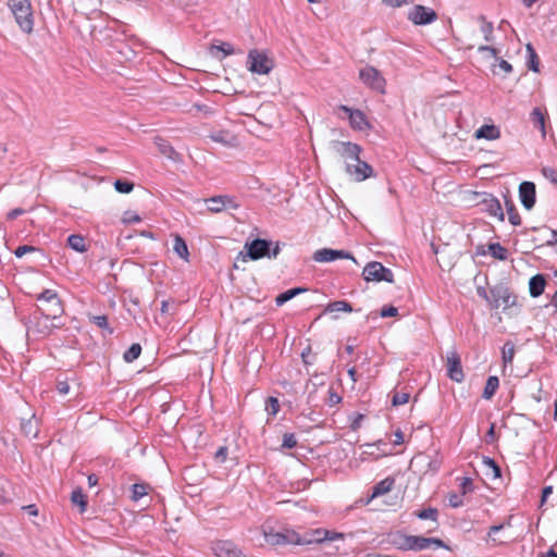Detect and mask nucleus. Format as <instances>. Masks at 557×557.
<instances>
[{"mask_svg": "<svg viewBox=\"0 0 557 557\" xmlns=\"http://www.w3.org/2000/svg\"><path fill=\"white\" fill-rule=\"evenodd\" d=\"M515 352H516L515 345L510 342L505 343L503 350H502V359L504 362V367H506L507 364H510L512 362Z\"/></svg>", "mask_w": 557, "mask_h": 557, "instance_id": "c9c22d12", "label": "nucleus"}, {"mask_svg": "<svg viewBox=\"0 0 557 557\" xmlns=\"http://www.w3.org/2000/svg\"><path fill=\"white\" fill-rule=\"evenodd\" d=\"M483 466L485 468V475L492 480L500 478L502 471L499 466L495 462L494 459L490 457H484Z\"/></svg>", "mask_w": 557, "mask_h": 557, "instance_id": "cd10ccee", "label": "nucleus"}, {"mask_svg": "<svg viewBox=\"0 0 557 557\" xmlns=\"http://www.w3.org/2000/svg\"><path fill=\"white\" fill-rule=\"evenodd\" d=\"M411 536L412 535H406V534L397 533L393 537L392 543L395 546H397L399 549L411 550Z\"/></svg>", "mask_w": 557, "mask_h": 557, "instance_id": "7c9ffc66", "label": "nucleus"}, {"mask_svg": "<svg viewBox=\"0 0 557 557\" xmlns=\"http://www.w3.org/2000/svg\"><path fill=\"white\" fill-rule=\"evenodd\" d=\"M546 281L544 275L536 274L529 281V292L532 297H539L544 293Z\"/></svg>", "mask_w": 557, "mask_h": 557, "instance_id": "5701e85b", "label": "nucleus"}, {"mask_svg": "<svg viewBox=\"0 0 557 557\" xmlns=\"http://www.w3.org/2000/svg\"><path fill=\"white\" fill-rule=\"evenodd\" d=\"M326 404L330 407H334L342 401V396L335 391L334 387H330L327 391Z\"/></svg>", "mask_w": 557, "mask_h": 557, "instance_id": "a18cd8bd", "label": "nucleus"}, {"mask_svg": "<svg viewBox=\"0 0 557 557\" xmlns=\"http://www.w3.org/2000/svg\"><path fill=\"white\" fill-rule=\"evenodd\" d=\"M540 231L543 233V239L547 246H557V231L548 227H542Z\"/></svg>", "mask_w": 557, "mask_h": 557, "instance_id": "58836bf2", "label": "nucleus"}, {"mask_svg": "<svg viewBox=\"0 0 557 557\" xmlns=\"http://www.w3.org/2000/svg\"><path fill=\"white\" fill-rule=\"evenodd\" d=\"M498 386H499L498 377L497 376H490L487 379L485 387H484L483 397L485 399H491L495 395Z\"/></svg>", "mask_w": 557, "mask_h": 557, "instance_id": "c756f323", "label": "nucleus"}, {"mask_svg": "<svg viewBox=\"0 0 557 557\" xmlns=\"http://www.w3.org/2000/svg\"><path fill=\"white\" fill-rule=\"evenodd\" d=\"M382 2L386 7L396 9V8H400L403 5H406V4L410 3V2H412V0H382Z\"/></svg>", "mask_w": 557, "mask_h": 557, "instance_id": "13d9d810", "label": "nucleus"}, {"mask_svg": "<svg viewBox=\"0 0 557 557\" xmlns=\"http://www.w3.org/2000/svg\"><path fill=\"white\" fill-rule=\"evenodd\" d=\"M67 245L73 250L81 253L86 252L88 250V245L86 244L85 237L79 234L70 235L67 238Z\"/></svg>", "mask_w": 557, "mask_h": 557, "instance_id": "bb28decb", "label": "nucleus"}, {"mask_svg": "<svg viewBox=\"0 0 557 557\" xmlns=\"http://www.w3.org/2000/svg\"><path fill=\"white\" fill-rule=\"evenodd\" d=\"M71 500L74 505H77L81 512H84L87 508V498L81 488L72 492Z\"/></svg>", "mask_w": 557, "mask_h": 557, "instance_id": "f704fd0d", "label": "nucleus"}, {"mask_svg": "<svg viewBox=\"0 0 557 557\" xmlns=\"http://www.w3.org/2000/svg\"><path fill=\"white\" fill-rule=\"evenodd\" d=\"M410 394L406 392H395L392 397V405L397 407L405 405L409 401Z\"/></svg>", "mask_w": 557, "mask_h": 557, "instance_id": "c03bdc74", "label": "nucleus"}, {"mask_svg": "<svg viewBox=\"0 0 557 557\" xmlns=\"http://www.w3.org/2000/svg\"><path fill=\"white\" fill-rule=\"evenodd\" d=\"M475 203L481 207V211L495 218L499 222H504L505 214L499 200L487 193H474Z\"/></svg>", "mask_w": 557, "mask_h": 557, "instance_id": "7ed1b4c3", "label": "nucleus"}, {"mask_svg": "<svg viewBox=\"0 0 557 557\" xmlns=\"http://www.w3.org/2000/svg\"><path fill=\"white\" fill-rule=\"evenodd\" d=\"M447 374L450 380L460 383L465 379L460 357L456 351L447 356Z\"/></svg>", "mask_w": 557, "mask_h": 557, "instance_id": "4468645a", "label": "nucleus"}, {"mask_svg": "<svg viewBox=\"0 0 557 557\" xmlns=\"http://www.w3.org/2000/svg\"><path fill=\"white\" fill-rule=\"evenodd\" d=\"M380 315L382 318H389V317H397L398 315V309L394 306L383 307L381 309Z\"/></svg>", "mask_w": 557, "mask_h": 557, "instance_id": "4d7b16f0", "label": "nucleus"}, {"mask_svg": "<svg viewBox=\"0 0 557 557\" xmlns=\"http://www.w3.org/2000/svg\"><path fill=\"white\" fill-rule=\"evenodd\" d=\"M343 539H344L343 533L324 531V540L335 541V540H343Z\"/></svg>", "mask_w": 557, "mask_h": 557, "instance_id": "680f3d73", "label": "nucleus"}, {"mask_svg": "<svg viewBox=\"0 0 557 557\" xmlns=\"http://www.w3.org/2000/svg\"><path fill=\"white\" fill-rule=\"evenodd\" d=\"M141 352V347L139 344H133L125 352H124V360L126 362H133L136 360Z\"/></svg>", "mask_w": 557, "mask_h": 557, "instance_id": "ea45409f", "label": "nucleus"}, {"mask_svg": "<svg viewBox=\"0 0 557 557\" xmlns=\"http://www.w3.org/2000/svg\"><path fill=\"white\" fill-rule=\"evenodd\" d=\"M482 25H481V32L484 35V39L486 41H490L492 39L493 34V24L491 22L485 21L483 16L480 18Z\"/></svg>", "mask_w": 557, "mask_h": 557, "instance_id": "de8ad7c7", "label": "nucleus"}, {"mask_svg": "<svg viewBox=\"0 0 557 557\" xmlns=\"http://www.w3.org/2000/svg\"><path fill=\"white\" fill-rule=\"evenodd\" d=\"M149 486L144 483H136L132 486V499L137 502L148 494Z\"/></svg>", "mask_w": 557, "mask_h": 557, "instance_id": "4c0bfd02", "label": "nucleus"}, {"mask_svg": "<svg viewBox=\"0 0 557 557\" xmlns=\"http://www.w3.org/2000/svg\"><path fill=\"white\" fill-rule=\"evenodd\" d=\"M36 248L34 246H28V245H24V246H18L15 251H14V255L17 257V258H22L23 256H25L26 253L28 252H33L35 251Z\"/></svg>", "mask_w": 557, "mask_h": 557, "instance_id": "bf43d9fd", "label": "nucleus"}, {"mask_svg": "<svg viewBox=\"0 0 557 557\" xmlns=\"http://www.w3.org/2000/svg\"><path fill=\"white\" fill-rule=\"evenodd\" d=\"M527 52V66L530 71L534 73H540L541 61L540 58L531 44L525 46Z\"/></svg>", "mask_w": 557, "mask_h": 557, "instance_id": "393cba45", "label": "nucleus"}, {"mask_svg": "<svg viewBox=\"0 0 557 557\" xmlns=\"http://www.w3.org/2000/svg\"><path fill=\"white\" fill-rule=\"evenodd\" d=\"M506 208L508 221L510 222V224H512L513 226H519L522 220L515 205L511 201H506Z\"/></svg>", "mask_w": 557, "mask_h": 557, "instance_id": "72a5a7b5", "label": "nucleus"}, {"mask_svg": "<svg viewBox=\"0 0 557 557\" xmlns=\"http://www.w3.org/2000/svg\"><path fill=\"white\" fill-rule=\"evenodd\" d=\"M339 109L348 115L350 126L354 129L364 131L367 128H370V124L367 120V116L362 111L352 110L346 106H341Z\"/></svg>", "mask_w": 557, "mask_h": 557, "instance_id": "2eb2a0df", "label": "nucleus"}, {"mask_svg": "<svg viewBox=\"0 0 557 557\" xmlns=\"http://www.w3.org/2000/svg\"><path fill=\"white\" fill-rule=\"evenodd\" d=\"M216 557H246L243 552L232 542L221 541L214 546Z\"/></svg>", "mask_w": 557, "mask_h": 557, "instance_id": "6ab92c4d", "label": "nucleus"}, {"mask_svg": "<svg viewBox=\"0 0 557 557\" xmlns=\"http://www.w3.org/2000/svg\"><path fill=\"white\" fill-rule=\"evenodd\" d=\"M210 50L211 51H213V50L222 51L225 57L234 53V49H233L232 45L228 42H222L221 45H212Z\"/></svg>", "mask_w": 557, "mask_h": 557, "instance_id": "864d4df0", "label": "nucleus"}, {"mask_svg": "<svg viewBox=\"0 0 557 557\" xmlns=\"http://www.w3.org/2000/svg\"><path fill=\"white\" fill-rule=\"evenodd\" d=\"M542 174L547 181L557 186V171L554 168L544 166Z\"/></svg>", "mask_w": 557, "mask_h": 557, "instance_id": "8fccbe9b", "label": "nucleus"}, {"mask_svg": "<svg viewBox=\"0 0 557 557\" xmlns=\"http://www.w3.org/2000/svg\"><path fill=\"white\" fill-rule=\"evenodd\" d=\"M305 290H306L305 288H300V287L288 289V290L280 294L275 298V302H276L277 306H282L283 304H285L286 301L290 300L296 295L304 293Z\"/></svg>", "mask_w": 557, "mask_h": 557, "instance_id": "473e14b6", "label": "nucleus"}, {"mask_svg": "<svg viewBox=\"0 0 557 557\" xmlns=\"http://www.w3.org/2000/svg\"><path fill=\"white\" fill-rule=\"evenodd\" d=\"M362 275L366 281H385L387 283H393L394 281L393 272L376 261L368 263L363 269Z\"/></svg>", "mask_w": 557, "mask_h": 557, "instance_id": "0eeeda50", "label": "nucleus"}, {"mask_svg": "<svg viewBox=\"0 0 557 557\" xmlns=\"http://www.w3.org/2000/svg\"><path fill=\"white\" fill-rule=\"evenodd\" d=\"M417 516L420 518V519H431V520H436V517H437V510L434 509V508H428V509H423L421 511H419L417 513Z\"/></svg>", "mask_w": 557, "mask_h": 557, "instance_id": "6e6d98bb", "label": "nucleus"}, {"mask_svg": "<svg viewBox=\"0 0 557 557\" xmlns=\"http://www.w3.org/2000/svg\"><path fill=\"white\" fill-rule=\"evenodd\" d=\"M334 150L347 164V162L352 163L355 160H358L361 147L350 141H336L334 144Z\"/></svg>", "mask_w": 557, "mask_h": 557, "instance_id": "9d476101", "label": "nucleus"}, {"mask_svg": "<svg viewBox=\"0 0 557 557\" xmlns=\"http://www.w3.org/2000/svg\"><path fill=\"white\" fill-rule=\"evenodd\" d=\"M445 548L449 549V547L441 540L435 537H424V536H411V550H424V549H437Z\"/></svg>", "mask_w": 557, "mask_h": 557, "instance_id": "9b49d317", "label": "nucleus"}, {"mask_svg": "<svg viewBox=\"0 0 557 557\" xmlns=\"http://www.w3.org/2000/svg\"><path fill=\"white\" fill-rule=\"evenodd\" d=\"M247 255L251 260H258L269 253V243L265 239H255L245 245Z\"/></svg>", "mask_w": 557, "mask_h": 557, "instance_id": "a211bd4d", "label": "nucleus"}, {"mask_svg": "<svg viewBox=\"0 0 557 557\" xmlns=\"http://www.w3.org/2000/svg\"><path fill=\"white\" fill-rule=\"evenodd\" d=\"M326 312H351L352 308L346 300L330 302L325 309Z\"/></svg>", "mask_w": 557, "mask_h": 557, "instance_id": "2f4dec72", "label": "nucleus"}, {"mask_svg": "<svg viewBox=\"0 0 557 557\" xmlns=\"http://www.w3.org/2000/svg\"><path fill=\"white\" fill-rule=\"evenodd\" d=\"M359 77L364 85L381 94L385 92L386 81L373 66L367 65L359 72Z\"/></svg>", "mask_w": 557, "mask_h": 557, "instance_id": "423d86ee", "label": "nucleus"}, {"mask_svg": "<svg viewBox=\"0 0 557 557\" xmlns=\"http://www.w3.org/2000/svg\"><path fill=\"white\" fill-rule=\"evenodd\" d=\"M296 445H297V438L294 433H285L283 435V443H282L283 448L290 449V448H294Z\"/></svg>", "mask_w": 557, "mask_h": 557, "instance_id": "603ef678", "label": "nucleus"}, {"mask_svg": "<svg viewBox=\"0 0 557 557\" xmlns=\"http://www.w3.org/2000/svg\"><path fill=\"white\" fill-rule=\"evenodd\" d=\"M512 71V66L509 62L504 59H496V63L493 65V72L495 74L502 72L505 75L509 74Z\"/></svg>", "mask_w": 557, "mask_h": 557, "instance_id": "79ce46f5", "label": "nucleus"}, {"mask_svg": "<svg viewBox=\"0 0 557 557\" xmlns=\"http://www.w3.org/2000/svg\"><path fill=\"white\" fill-rule=\"evenodd\" d=\"M345 171L356 182H362L374 176L373 168L368 162L360 160V157L352 163L347 162Z\"/></svg>", "mask_w": 557, "mask_h": 557, "instance_id": "1a4fd4ad", "label": "nucleus"}, {"mask_svg": "<svg viewBox=\"0 0 557 557\" xmlns=\"http://www.w3.org/2000/svg\"><path fill=\"white\" fill-rule=\"evenodd\" d=\"M23 510H26L28 512V515L30 516H38V509L35 505H27V506H23L22 508Z\"/></svg>", "mask_w": 557, "mask_h": 557, "instance_id": "774afa93", "label": "nucleus"}, {"mask_svg": "<svg viewBox=\"0 0 557 557\" xmlns=\"http://www.w3.org/2000/svg\"><path fill=\"white\" fill-rule=\"evenodd\" d=\"M53 314L46 313L41 308H38L30 321L28 326V333L35 335L38 338H45L53 333L60 325L54 321Z\"/></svg>", "mask_w": 557, "mask_h": 557, "instance_id": "f03ea898", "label": "nucleus"}, {"mask_svg": "<svg viewBox=\"0 0 557 557\" xmlns=\"http://www.w3.org/2000/svg\"><path fill=\"white\" fill-rule=\"evenodd\" d=\"M263 536L267 544L271 546H284L289 544H301L300 536L294 530H284L275 532L274 530H263Z\"/></svg>", "mask_w": 557, "mask_h": 557, "instance_id": "20e7f679", "label": "nucleus"}, {"mask_svg": "<svg viewBox=\"0 0 557 557\" xmlns=\"http://www.w3.org/2000/svg\"><path fill=\"white\" fill-rule=\"evenodd\" d=\"M392 442L394 445H400L405 442L404 433L401 432V430L398 429L394 432V438Z\"/></svg>", "mask_w": 557, "mask_h": 557, "instance_id": "e2e57ef3", "label": "nucleus"}, {"mask_svg": "<svg viewBox=\"0 0 557 557\" xmlns=\"http://www.w3.org/2000/svg\"><path fill=\"white\" fill-rule=\"evenodd\" d=\"M114 188L121 194H128L134 189V183L129 181L116 180L114 182Z\"/></svg>", "mask_w": 557, "mask_h": 557, "instance_id": "37998d69", "label": "nucleus"}, {"mask_svg": "<svg viewBox=\"0 0 557 557\" xmlns=\"http://www.w3.org/2000/svg\"><path fill=\"white\" fill-rule=\"evenodd\" d=\"M210 138L213 141L220 143V144H223V145L231 144L230 134L226 131H220V132L213 133V134L210 135Z\"/></svg>", "mask_w": 557, "mask_h": 557, "instance_id": "49530a36", "label": "nucleus"}, {"mask_svg": "<svg viewBox=\"0 0 557 557\" xmlns=\"http://www.w3.org/2000/svg\"><path fill=\"white\" fill-rule=\"evenodd\" d=\"M280 403L276 397H269L265 401V411L269 416L275 417L280 411Z\"/></svg>", "mask_w": 557, "mask_h": 557, "instance_id": "a19ab883", "label": "nucleus"}, {"mask_svg": "<svg viewBox=\"0 0 557 557\" xmlns=\"http://www.w3.org/2000/svg\"><path fill=\"white\" fill-rule=\"evenodd\" d=\"M89 320L100 329H107L109 326L107 315H91Z\"/></svg>", "mask_w": 557, "mask_h": 557, "instance_id": "5fc2aeb1", "label": "nucleus"}, {"mask_svg": "<svg viewBox=\"0 0 557 557\" xmlns=\"http://www.w3.org/2000/svg\"><path fill=\"white\" fill-rule=\"evenodd\" d=\"M519 198L527 210H531L535 205L536 190L532 182H522L519 186Z\"/></svg>", "mask_w": 557, "mask_h": 557, "instance_id": "dca6fc26", "label": "nucleus"}, {"mask_svg": "<svg viewBox=\"0 0 557 557\" xmlns=\"http://www.w3.org/2000/svg\"><path fill=\"white\" fill-rule=\"evenodd\" d=\"M248 70L259 75H267L273 69V61L263 51L252 49L247 58Z\"/></svg>", "mask_w": 557, "mask_h": 557, "instance_id": "39448f33", "label": "nucleus"}, {"mask_svg": "<svg viewBox=\"0 0 557 557\" xmlns=\"http://www.w3.org/2000/svg\"><path fill=\"white\" fill-rule=\"evenodd\" d=\"M24 213V210L23 209H20V208H16V209H13L11 210L9 213H8V219L9 220H14L16 219L18 215L23 214Z\"/></svg>", "mask_w": 557, "mask_h": 557, "instance_id": "338daca9", "label": "nucleus"}, {"mask_svg": "<svg viewBox=\"0 0 557 557\" xmlns=\"http://www.w3.org/2000/svg\"><path fill=\"white\" fill-rule=\"evenodd\" d=\"M57 391L60 395H66L70 392V384L67 381H58Z\"/></svg>", "mask_w": 557, "mask_h": 557, "instance_id": "052dcab7", "label": "nucleus"}, {"mask_svg": "<svg viewBox=\"0 0 557 557\" xmlns=\"http://www.w3.org/2000/svg\"><path fill=\"white\" fill-rule=\"evenodd\" d=\"M459 487H460V492L462 495H466V494L472 492L474 490L472 479L467 478V476L461 478Z\"/></svg>", "mask_w": 557, "mask_h": 557, "instance_id": "09e8293b", "label": "nucleus"}, {"mask_svg": "<svg viewBox=\"0 0 557 557\" xmlns=\"http://www.w3.org/2000/svg\"><path fill=\"white\" fill-rule=\"evenodd\" d=\"M18 27L26 34H30L34 27V13L30 0H8Z\"/></svg>", "mask_w": 557, "mask_h": 557, "instance_id": "f257e3e1", "label": "nucleus"}, {"mask_svg": "<svg viewBox=\"0 0 557 557\" xmlns=\"http://www.w3.org/2000/svg\"><path fill=\"white\" fill-rule=\"evenodd\" d=\"M493 306L495 308L507 309L515 305V297L506 288H499L497 290H493Z\"/></svg>", "mask_w": 557, "mask_h": 557, "instance_id": "aec40b11", "label": "nucleus"}, {"mask_svg": "<svg viewBox=\"0 0 557 557\" xmlns=\"http://www.w3.org/2000/svg\"><path fill=\"white\" fill-rule=\"evenodd\" d=\"M313 260L315 262H332L337 259H351L355 261L354 256L345 250H335L331 248H322L313 253Z\"/></svg>", "mask_w": 557, "mask_h": 557, "instance_id": "f8f14e48", "label": "nucleus"}, {"mask_svg": "<svg viewBox=\"0 0 557 557\" xmlns=\"http://www.w3.org/2000/svg\"><path fill=\"white\" fill-rule=\"evenodd\" d=\"M37 299L50 305L54 319H58L63 313L62 301L55 290L45 289L38 295Z\"/></svg>", "mask_w": 557, "mask_h": 557, "instance_id": "ddd939ff", "label": "nucleus"}, {"mask_svg": "<svg viewBox=\"0 0 557 557\" xmlns=\"http://www.w3.org/2000/svg\"><path fill=\"white\" fill-rule=\"evenodd\" d=\"M154 144L158 147L161 154H163L164 157H166L169 159H174V156L176 154V152L166 139H164L160 136H157L154 138Z\"/></svg>", "mask_w": 557, "mask_h": 557, "instance_id": "c85d7f7f", "label": "nucleus"}, {"mask_svg": "<svg viewBox=\"0 0 557 557\" xmlns=\"http://www.w3.org/2000/svg\"><path fill=\"white\" fill-rule=\"evenodd\" d=\"M208 210L212 213H219L226 208L237 209L238 205L228 196H214L206 200Z\"/></svg>", "mask_w": 557, "mask_h": 557, "instance_id": "f3484780", "label": "nucleus"}, {"mask_svg": "<svg viewBox=\"0 0 557 557\" xmlns=\"http://www.w3.org/2000/svg\"><path fill=\"white\" fill-rule=\"evenodd\" d=\"M437 17L435 10L420 4L412 7L408 12V20L414 25L431 24L435 22Z\"/></svg>", "mask_w": 557, "mask_h": 557, "instance_id": "6e6552de", "label": "nucleus"}, {"mask_svg": "<svg viewBox=\"0 0 557 557\" xmlns=\"http://www.w3.org/2000/svg\"><path fill=\"white\" fill-rule=\"evenodd\" d=\"M546 119H547V113L545 110H542L541 108H534L532 110L531 120H532L534 126L541 131L543 138H545V136H546Z\"/></svg>", "mask_w": 557, "mask_h": 557, "instance_id": "4be33fe9", "label": "nucleus"}, {"mask_svg": "<svg viewBox=\"0 0 557 557\" xmlns=\"http://www.w3.org/2000/svg\"><path fill=\"white\" fill-rule=\"evenodd\" d=\"M227 456V448L226 447H220L215 453V459L224 461Z\"/></svg>", "mask_w": 557, "mask_h": 557, "instance_id": "69168bd1", "label": "nucleus"}, {"mask_svg": "<svg viewBox=\"0 0 557 557\" xmlns=\"http://www.w3.org/2000/svg\"><path fill=\"white\" fill-rule=\"evenodd\" d=\"M488 251L490 253L498 260H505L507 259V249L503 247L499 243H494L488 245Z\"/></svg>", "mask_w": 557, "mask_h": 557, "instance_id": "e433bc0d", "label": "nucleus"}, {"mask_svg": "<svg viewBox=\"0 0 557 557\" xmlns=\"http://www.w3.org/2000/svg\"><path fill=\"white\" fill-rule=\"evenodd\" d=\"M173 239H174V243H173L174 252L180 258H182L185 262H189V250H188L187 244L184 240V238L181 235L175 234V235H173Z\"/></svg>", "mask_w": 557, "mask_h": 557, "instance_id": "b1692460", "label": "nucleus"}, {"mask_svg": "<svg viewBox=\"0 0 557 557\" xmlns=\"http://www.w3.org/2000/svg\"><path fill=\"white\" fill-rule=\"evenodd\" d=\"M140 221H141V218L136 212H133V211L124 212L123 218H122V222L126 225L139 223Z\"/></svg>", "mask_w": 557, "mask_h": 557, "instance_id": "3c124183", "label": "nucleus"}, {"mask_svg": "<svg viewBox=\"0 0 557 557\" xmlns=\"http://www.w3.org/2000/svg\"><path fill=\"white\" fill-rule=\"evenodd\" d=\"M395 480L393 478H385L384 480L380 481L373 486L371 498H375L388 493L393 488Z\"/></svg>", "mask_w": 557, "mask_h": 557, "instance_id": "a878e982", "label": "nucleus"}, {"mask_svg": "<svg viewBox=\"0 0 557 557\" xmlns=\"http://www.w3.org/2000/svg\"><path fill=\"white\" fill-rule=\"evenodd\" d=\"M449 505L454 508H457L462 505V499L460 498V496L451 494L449 496Z\"/></svg>", "mask_w": 557, "mask_h": 557, "instance_id": "0e129e2a", "label": "nucleus"}, {"mask_svg": "<svg viewBox=\"0 0 557 557\" xmlns=\"http://www.w3.org/2000/svg\"><path fill=\"white\" fill-rule=\"evenodd\" d=\"M500 137L499 128L494 124H485L474 133L475 139L496 140Z\"/></svg>", "mask_w": 557, "mask_h": 557, "instance_id": "412c9836", "label": "nucleus"}]
</instances>
